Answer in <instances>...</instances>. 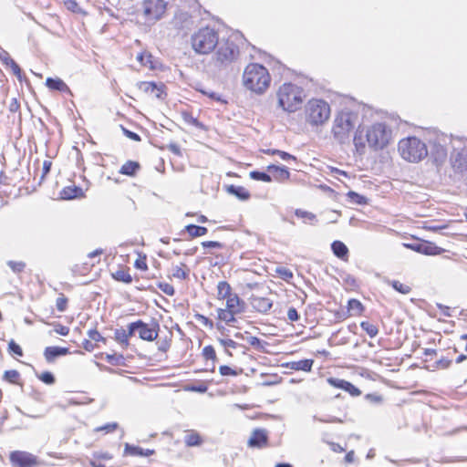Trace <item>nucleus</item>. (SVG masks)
<instances>
[{
    "label": "nucleus",
    "mask_w": 467,
    "mask_h": 467,
    "mask_svg": "<svg viewBox=\"0 0 467 467\" xmlns=\"http://www.w3.org/2000/svg\"><path fill=\"white\" fill-rule=\"evenodd\" d=\"M331 107L323 99L312 98L305 105L303 117L305 122L311 127H319L326 124L330 119Z\"/></svg>",
    "instance_id": "0eeeda50"
},
{
    "label": "nucleus",
    "mask_w": 467,
    "mask_h": 467,
    "mask_svg": "<svg viewBox=\"0 0 467 467\" xmlns=\"http://www.w3.org/2000/svg\"><path fill=\"white\" fill-rule=\"evenodd\" d=\"M134 267L140 271L146 272L148 267L147 255L143 253H138V257L134 262Z\"/></svg>",
    "instance_id": "09e8293b"
},
{
    "label": "nucleus",
    "mask_w": 467,
    "mask_h": 467,
    "mask_svg": "<svg viewBox=\"0 0 467 467\" xmlns=\"http://www.w3.org/2000/svg\"><path fill=\"white\" fill-rule=\"evenodd\" d=\"M139 89L149 98L161 99L166 95L165 85L155 83L153 81H141L139 84Z\"/></svg>",
    "instance_id": "a211bd4d"
},
{
    "label": "nucleus",
    "mask_w": 467,
    "mask_h": 467,
    "mask_svg": "<svg viewBox=\"0 0 467 467\" xmlns=\"http://www.w3.org/2000/svg\"><path fill=\"white\" fill-rule=\"evenodd\" d=\"M277 105L282 110L294 113L302 108L306 97L305 89L293 82H284L275 92Z\"/></svg>",
    "instance_id": "20e7f679"
},
{
    "label": "nucleus",
    "mask_w": 467,
    "mask_h": 467,
    "mask_svg": "<svg viewBox=\"0 0 467 467\" xmlns=\"http://www.w3.org/2000/svg\"><path fill=\"white\" fill-rule=\"evenodd\" d=\"M242 38L237 34H231L219 38L218 45L213 52V62L220 69H224L236 63L241 57Z\"/></svg>",
    "instance_id": "f03ea898"
},
{
    "label": "nucleus",
    "mask_w": 467,
    "mask_h": 467,
    "mask_svg": "<svg viewBox=\"0 0 467 467\" xmlns=\"http://www.w3.org/2000/svg\"><path fill=\"white\" fill-rule=\"evenodd\" d=\"M246 445L252 449H264L269 446V431L265 428H255L252 431Z\"/></svg>",
    "instance_id": "dca6fc26"
},
{
    "label": "nucleus",
    "mask_w": 467,
    "mask_h": 467,
    "mask_svg": "<svg viewBox=\"0 0 467 467\" xmlns=\"http://www.w3.org/2000/svg\"><path fill=\"white\" fill-rule=\"evenodd\" d=\"M250 304L253 309L260 314H267L273 307V300L266 296L252 295Z\"/></svg>",
    "instance_id": "6ab92c4d"
},
{
    "label": "nucleus",
    "mask_w": 467,
    "mask_h": 467,
    "mask_svg": "<svg viewBox=\"0 0 467 467\" xmlns=\"http://www.w3.org/2000/svg\"><path fill=\"white\" fill-rule=\"evenodd\" d=\"M193 317L195 320L198 321L205 328L209 330H213L214 327L216 328V321L214 322L210 317L200 313H195Z\"/></svg>",
    "instance_id": "a19ab883"
},
{
    "label": "nucleus",
    "mask_w": 467,
    "mask_h": 467,
    "mask_svg": "<svg viewBox=\"0 0 467 467\" xmlns=\"http://www.w3.org/2000/svg\"><path fill=\"white\" fill-rule=\"evenodd\" d=\"M360 327L370 338L376 337L379 334L378 326L370 321H362Z\"/></svg>",
    "instance_id": "79ce46f5"
},
{
    "label": "nucleus",
    "mask_w": 467,
    "mask_h": 467,
    "mask_svg": "<svg viewBox=\"0 0 467 467\" xmlns=\"http://www.w3.org/2000/svg\"><path fill=\"white\" fill-rule=\"evenodd\" d=\"M437 357H438V353L435 349H430V348L425 349L423 352V358H422V361L424 363V368L426 369H428V366L431 363H435V358H437Z\"/></svg>",
    "instance_id": "de8ad7c7"
},
{
    "label": "nucleus",
    "mask_w": 467,
    "mask_h": 467,
    "mask_svg": "<svg viewBox=\"0 0 467 467\" xmlns=\"http://www.w3.org/2000/svg\"><path fill=\"white\" fill-rule=\"evenodd\" d=\"M219 31L213 26H202L191 36V46L199 55L212 54L219 41Z\"/></svg>",
    "instance_id": "423d86ee"
},
{
    "label": "nucleus",
    "mask_w": 467,
    "mask_h": 467,
    "mask_svg": "<svg viewBox=\"0 0 467 467\" xmlns=\"http://www.w3.org/2000/svg\"><path fill=\"white\" fill-rule=\"evenodd\" d=\"M429 143L434 161H443L447 157L449 146L452 143V138L444 133H435Z\"/></svg>",
    "instance_id": "f8f14e48"
},
{
    "label": "nucleus",
    "mask_w": 467,
    "mask_h": 467,
    "mask_svg": "<svg viewBox=\"0 0 467 467\" xmlns=\"http://www.w3.org/2000/svg\"><path fill=\"white\" fill-rule=\"evenodd\" d=\"M45 84L47 88L52 91H59L69 95L72 94L69 87L59 78H47Z\"/></svg>",
    "instance_id": "bb28decb"
},
{
    "label": "nucleus",
    "mask_w": 467,
    "mask_h": 467,
    "mask_svg": "<svg viewBox=\"0 0 467 467\" xmlns=\"http://www.w3.org/2000/svg\"><path fill=\"white\" fill-rule=\"evenodd\" d=\"M333 254L341 260L348 261V248L341 241H334L331 244Z\"/></svg>",
    "instance_id": "72a5a7b5"
},
{
    "label": "nucleus",
    "mask_w": 467,
    "mask_h": 467,
    "mask_svg": "<svg viewBox=\"0 0 467 467\" xmlns=\"http://www.w3.org/2000/svg\"><path fill=\"white\" fill-rule=\"evenodd\" d=\"M219 373L223 377H236L242 373V369L234 368L227 365H222L219 367Z\"/></svg>",
    "instance_id": "5fc2aeb1"
},
{
    "label": "nucleus",
    "mask_w": 467,
    "mask_h": 467,
    "mask_svg": "<svg viewBox=\"0 0 467 467\" xmlns=\"http://www.w3.org/2000/svg\"><path fill=\"white\" fill-rule=\"evenodd\" d=\"M37 378L47 385H52L55 383V377L54 375L49 371L42 372L40 375L37 376Z\"/></svg>",
    "instance_id": "0e129e2a"
},
{
    "label": "nucleus",
    "mask_w": 467,
    "mask_h": 467,
    "mask_svg": "<svg viewBox=\"0 0 467 467\" xmlns=\"http://www.w3.org/2000/svg\"><path fill=\"white\" fill-rule=\"evenodd\" d=\"M403 245L414 252L425 255H440L444 253V249L437 246L434 243L426 240L417 239L414 243L403 244Z\"/></svg>",
    "instance_id": "4468645a"
},
{
    "label": "nucleus",
    "mask_w": 467,
    "mask_h": 467,
    "mask_svg": "<svg viewBox=\"0 0 467 467\" xmlns=\"http://www.w3.org/2000/svg\"><path fill=\"white\" fill-rule=\"evenodd\" d=\"M202 356L204 360H211L213 363H215L217 360V355L215 348L212 345L205 346L202 350Z\"/></svg>",
    "instance_id": "49530a36"
},
{
    "label": "nucleus",
    "mask_w": 467,
    "mask_h": 467,
    "mask_svg": "<svg viewBox=\"0 0 467 467\" xmlns=\"http://www.w3.org/2000/svg\"><path fill=\"white\" fill-rule=\"evenodd\" d=\"M246 309L245 301L235 294L229 300L224 302V307H218L216 309V329L224 333V326H231L237 321V316L244 313Z\"/></svg>",
    "instance_id": "39448f33"
},
{
    "label": "nucleus",
    "mask_w": 467,
    "mask_h": 467,
    "mask_svg": "<svg viewBox=\"0 0 467 467\" xmlns=\"http://www.w3.org/2000/svg\"><path fill=\"white\" fill-rule=\"evenodd\" d=\"M111 276L114 280L124 284H130L133 281L130 275V269L127 265L119 266L116 272L111 274Z\"/></svg>",
    "instance_id": "2f4dec72"
},
{
    "label": "nucleus",
    "mask_w": 467,
    "mask_h": 467,
    "mask_svg": "<svg viewBox=\"0 0 467 467\" xmlns=\"http://www.w3.org/2000/svg\"><path fill=\"white\" fill-rule=\"evenodd\" d=\"M263 152L267 155L279 156L284 161H289V160L296 161V158L294 155H292L286 151L280 150L267 149V150H264Z\"/></svg>",
    "instance_id": "a18cd8bd"
},
{
    "label": "nucleus",
    "mask_w": 467,
    "mask_h": 467,
    "mask_svg": "<svg viewBox=\"0 0 467 467\" xmlns=\"http://www.w3.org/2000/svg\"><path fill=\"white\" fill-rule=\"evenodd\" d=\"M69 348H61V347H47L44 350V357L47 362L52 363L55 361V359L61 356H66L69 354Z\"/></svg>",
    "instance_id": "cd10ccee"
},
{
    "label": "nucleus",
    "mask_w": 467,
    "mask_h": 467,
    "mask_svg": "<svg viewBox=\"0 0 467 467\" xmlns=\"http://www.w3.org/2000/svg\"><path fill=\"white\" fill-rule=\"evenodd\" d=\"M4 63L6 67H9L12 73L17 77L18 79L22 78V69L20 66L11 57H6L4 60Z\"/></svg>",
    "instance_id": "c03bdc74"
},
{
    "label": "nucleus",
    "mask_w": 467,
    "mask_h": 467,
    "mask_svg": "<svg viewBox=\"0 0 467 467\" xmlns=\"http://www.w3.org/2000/svg\"><path fill=\"white\" fill-rule=\"evenodd\" d=\"M7 265L15 273H21L26 268V264L21 261H9Z\"/></svg>",
    "instance_id": "338daca9"
},
{
    "label": "nucleus",
    "mask_w": 467,
    "mask_h": 467,
    "mask_svg": "<svg viewBox=\"0 0 467 467\" xmlns=\"http://www.w3.org/2000/svg\"><path fill=\"white\" fill-rule=\"evenodd\" d=\"M119 428L118 422H108L102 426H99L94 429V432L102 433L103 435H107L109 433L115 432Z\"/></svg>",
    "instance_id": "37998d69"
},
{
    "label": "nucleus",
    "mask_w": 467,
    "mask_h": 467,
    "mask_svg": "<svg viewBox=\"0 0 467 467\" xmlns=\"http://www.w3.org/2000/svg\"><path fill=\"white\" fill-rule=\"evenodd\" d=\"M157 287L165 295L172 296L175 294L174 287L167 282H159Z\"/></svg>",
    "instance_id": "680f3d73"
},
{
    "label": "nucleus",
    "mask_w": 467,
    "mask_h": 467,
    "mask_svg": "<svg viewBox=\"0 0 467 467\" xmlns=\"http://www.w3.org/2000/svg\"><path fill=\"white\" fill-rule=\"evenodd\" d=\"M451 364V360L444 357H437L435 363H431L428 366V370L435 371L441 369H446Z\"/></svg>",
    "instance_id": "4c0bfd02"
},
{
    "label": "nucleus",
    "mask_w": 467,
    "mask_h": 467,
    "mask_svg": "<svg viewBox=\"0 0 467 467\" xmlns=\"http://www.w3.org/2000/svg\"><path fill=\"white\" fill-rule=\"evenodd\" d=\"M59 195L62 200H72L85 196L83 190L76 185H68L64 187L60 191Z\"/></svg>",
    "instance_id": "c85d7f7f"
},
{
    "label": "nucleus",
    "mask_w": 467,
    "mask_h": 467,
    "mask_svg": "<svg viewBox=\"0 0 467 467\" xmlns=\"http://www.w3.org/2000/svg\"><path fill=\"white\" fill-rule=\"evenodd\" d=\"M168 8L165 0H142L141 12L146 21L155 23L161 19Z\"/></svg>",
    "instance_id": "9b49d317"
},
{
    "label": "nucleus",
    "mask_w": 467,
    "mask_h": 467,
    "mask_svg": "<svg viewBox=\"0 0 467 467\" xmlns=\"http://www.w3.org/2000/svg\"><path fill=\"white\" fill-rule=\"evenodd\" d=\"M249 176L251 179L255 180V181H261L264 182H272L271 175L266 172H264V171H253L249 173Z\"/></svg>",
    "instance_id": "6e6d98bb"
},
{
    "label": "nucleus",
    "mask_w": 467,
    "mask_h": 467,
    "mask_svg": "<svg viewBox=\"0 0 467 467\" xmlns=\"http://www.w3.org/2000/svg\"><path fill=\"white\" fill-rule=\"evenodd\" d=\"M171 342H172V333L169 332L167 336L161 337L157 341L158 350H160L162 353H167L171 347Z\"/></svg>",
    "instance_id": "ea45409f"
},
{
    "label": "nucleus",
    "mask_w": 467,
    "mask_h": 467,
    "mask_svg": "<svg viewBox=\"0 0 467 467\" xmlns=\"http://www.w3.org/2000/svg\"><path fill=\"white\" fill-rule=\"evenodd\" d=\"M172 23L177 29H190L194 25V16L190 10L180 8L175 13Z\"/></svg>",
    "instance_id": "f3484780"
},
{
    "label": "nucleus",
    "mask_w": 467,
    "mask_h": 467,
    "mask_svg": "<svg viewBox=\"0 0 467 467\" xmlns=\"http://www.w3.org/2000/svg\"><path fill=\"white\" fill-rule=\"evenodd\" d=\"M9 461L15 467H34L40 464L37 456L26 451H13L10 452Z\"/></svg>",
    "instance_id": "2eb2a0df"
},
{
    "label": "nucleus",
    "mask_w": 467,
    "mask_h": 467,
    "mask_svg": "<svg viewBox=\"0 0 467 467\" xmlns=\"http://www.w3.org/2000/svg\"><path fill=\"white\" fill-rule=\"evenodd\" d=\"M134 336L132 324L128 325V329L122 327L114 331V340L121 347L122 349H128L130 347V339Z\"/></svg>",
    "instance_id": "412c9836"
},
{
    "label": "nucleus",
    "mask_w": 467,
    "mask_h": 467,
    "mask_svg": "<svg viewBox=\"0 0 467 467\" xmlns=\"http://www.w3.org/2000/svg\"><path fill=\"white\" fill-rule=\"evenodd\" d=\"M88 336L89 339L97 345L99 342H102L103 344L107 342V339L97 329L88 330Z\"/></svg>",
    "instance_id": "bf43d9fd"
},
{
    "label": "nucleus",
    "mask_w": 467,
    "mask_h": 467,
    "mask_svg": "<svg viewBox=\"0 0 467 467\" xmlns=\"http://www.w3.org/2000/svg\"><path fill=\"white\" fill-rule=\"evenodd\" d=\"M185 231L190 235L191 238H196L205 235L208 232V229L204 226L188 224L185 226Z\"/></svg>",
    "instance_id": "58836bf2"
},
{
    "label": "nucleus",
    "mask_w": 467,
    "mask_h": 467,
    "mask_svg": "<svg viewBox=\"0 0 467 467\" xmlns=\"http://www.w3.org/2000/svg\"><path fill=\"white\" fill-rule=\"evenodd\" d=\"M226 192L234 195L241 201H247L251 197L249 191L243 186H236L232 184L226 187Z\"/></svg>",
    "instance_id": "f704fd0d"
},
{
    "label": "nucleus",
    "mask_w": 467,
    "mask_h": 467,
    "mask_svg": "<svg viewBox=\"0 0 467 467\" xmlns=\"http://www.w3.org/2000/svg\"><path fill=\"white\" fill-rule=\"evenodd\" d=\"M266 171L270 173L272 181L277 182H285L290 180V171L285 166H278L275 164L268 165Z\"/></svg>",
    "instance_id": "5701e85b"
},
{
    "label": "nucleus",
    "mask_w": 467,
    "mask_h": 467,
    "mask_svg": "<svg viewBox=\"0 0 467 467\" xmlns=\"http://www.w3.org/2000/svg\"><path fill=\"white\" fill-rule=\"evenodd\" d=\"M141 169V165L137 161H127L119 168V172L129 177H135Z\"/></svg>",
    "instance_id": "c756f323"
},
{
    "label": "nucleus",
    "mask_w": 467,
    "mask_h": 467,
    "mask_svg": "<svg viewBox=\"0 0 467 467\" xmlns=\"http://www.w3.org/2000/svg\"><path fill=\"white\" fill-rule=\"evenodd\" d=\"M398 150L402 159L413 163L421 161L429 154L427 144L416 136L401 139L398 143Z\"/></svg>",
    "instance_id": "1a4fd4ad"
},
{
    "label": "nucleus",
    "mask_w": 467,
    "mask_h": 467,
    "mask_svg": "<svg viewBox=\"0 0 467 467\" xmlns=\"http://www.w3.org/2000/svg\"><path fill=\"white\" fill-rule=\"evenodd\" d=\"M154 453L153 450L142 449L140 446L127 443L124 448V454L130 457H148Z\"/></svg>",
    "instance_id": "7c9ffc66"
},
{
    "label": "nucleus",
    "mask_w": 467,
    "mask_h": 467,
    "mask_svg": "<svg viewBox=\"0 0 467 467\" xmlns=\"http://www.w3.org/2000/svg\"><path fill=\"white\" fill-rule=\"evenodd\" d=\"M68 306V298L65 294L59 293L56 299V307L59 312H65Z\"/></svg>",
    "instance_id": "4d7b16f0"
},
{
    "label": "nucleus",
    "mask_w": 467,
    "mask_h": 467,
    "mask_svg": "<svg viewBox=\"0 0 467 467\" xmlns=\"http://www.w3.org/2000/svg\"><path fill=\"white\" fill-rule=\"evenodd\" d=\"M295 214L296 217L303 219L304 222H313L316 220V215L314 213L305 210L296 209L295 211Z\"/></svg>",
    "instance_id": "052dcab7"
},
{
    "label": "nucleus",
    "mask_w": 467,
    "mask_h": 467,
    "mask_svg": "<svg viewBox=\"0 0 467 467\" xmlns=\"http://www.w3.org/2000/svg\"><path fill=\"white\" fill-rule=\"evenodd\" d=\"M105 360L112 365V366H119L123 363L124 357L121 354H105Z\"/></svg>",
    "instance_id": "13d9d810"
},
{
    "label": "nucleus",
    "mask_w": 467,
    "mask_h": 467,
    "mask_svg": "<svg viewBox=\"0 0 467 467\" xmlns=\"http://www.w3.org/2000/svg\"><path fill=\"white\" fill-rule=\"evenodd\" d=\"M391 140V129L384 122H375L369 126L359 127L353 141L357 151L363 153L367 145L374 150H379L387 147Z\"/></svg>",
    "instance_id": "f257e3e1"
},
{
    "label": "nucleus",
    "mask_w": 467,
    "mask_h": 467,
    "mask_svg": "<svg viewBox=\"0 0 467 467\" xmlns=\"http://www.w3.org/2000/svg\"><path fill=\"white\" fill-rule=\"evenodd\" d=\"M313 359H302L293 363V368L296 370L310 371L313 366Z\"/></svg>",
    "instance_id": "864d4df0"
},
{
    "label": "nucleus",
    "mask_w": 467,
    "mask_h": 467,
    "mask_svg": "<svg viewBox=\"0 0 467 467\" xmlns=\"http://www.w3.org/2000/svg\"><path fill=\"white\" fill-rule=\"evenodd\" d=\"M105 251L102 248H98L88 254L87 257L79 263L73 265L71 271L74 276L84 277L88 275L94 266L101 263V256Z\"/></svg>",
    "instance_id": "9d476101"
},
{
    "label": "nucleus",
    "mask_w": 467,
    "mask_h": 467,
    "mask_svg": "<svg viewBox=\"0 0 467 467\" xmlns=\"http://www.w3.org/2000/svg\"><path fill=\"white\" fill-rule=\"evenodd\" d=\"M327 383L337 389L347 391L352 397H358L361 395L360 389L354 386L351 382L341 379L328 378Z\"/></svg>",
    "instance_id": "4be33fe9"
},
{
    "label": "nucleus",
    "mask_w": 467,
    "mask_h": 467,
    "mask_svg": "<svg viewBox=\"0 0 467 467\" xmlns=\"http://www.w3.org/2000/svg\"><path fill=\"white\" fill-rule=\"evenodd\" d=\"M364 312V305L358 299L351 298L348 301L347 311L344 314V318L358 317L363 316Z\"/></svg>",
    "instance_id": "393cba45"
},
{
    "label": "nucleus",
    "mask_w": 467,
    "mask_h": 467,
    "mask_svg": "<svg viewBox=\"0 0 467 467\" xmlns=\"http://www.w3.org/2000/svg\"><path fill=\"white\" fill-rule=\"evenodd\" d=\"M3 380L9 384L16 385V386H20V387H23V385H24L23 379L21 378V374L16 369L5 370L3 374Z\"/></svg>",
    "instance_id": "473e14b6"
},
{
    "label": "nucleus",
    "mask_w": 467,
    "mask_h": 467,
    "mask_svg": "<svg viewBox=\"0 0 467 467\" xmlns=\"http://www.w3.org/2000/svg\"><path fill=\"white\" fill-rule=\"evenodd\" d=\"M275 273L278 277H280L281 279L287 283H289L294 277L293 272L289 268L284 266L276 267Z\"/></svg>",
    "instance_id": "603ef678"
},
{
    "label": "nucleus",
    "mask_w": 467,
    "mask_h": 467,
    "mask_svg": "<svg viewBox=\"0 0 467 467\" xmlns=\"http://www.w3.org/2000/svg\"><path fill=\"white\" fill-rule=\"evenodd\" d=\"M271 80L267 67L256 62L247 64L242 76L244 87L258 95L264 94L269 88Z\"/></svg>",
    "instance_id": "7ed1b4c3"
},
{
    "label": "nucleus",
    "mask_w": 467,
    "mask_h": 467,
    "mask_svg": "<svg viewBox=\"0 0 467 467\" xmlns=\"http://www.w3.org/2000/svg\"><path fill=\"white\" fill-rule=\"evenodd\" d=\"M451 163L454 171L462 172L467 171V148L463 147L451 153Z\"/></svg>",
    "instance_id": "aec40b11"
},
{
    "label": "nucleus",
    "mask_w": 467,
    "mask_h": 467,
    "mask_svg": "<svg viewBox=\"0 0 467 467\" xmlns=\"http://www.w3.org/2000/svg\"><path fill=\"white\" fill-rule=\"evenodd\" d=\"M218 342L223 347L224 350L235 349L238 346L237 342L231 338H218Z\"/></svg>",
    "instance_id": "e2e57ef3"
},
{
    "label": "nucleus",
    "mask_w": 467,
    "mask_h": 467,
    "mask_svg": "<svg viewBox=\"0 0 467 467\" xmlns=\"http://www.w3.org/2000/svg\"><path fill=\"white\" fill-rule=\"evenodd\" d=\"M64 5L68 10L74 13H78L80 10L79 5L76 0H64Z\"/></svg>",
    "instance_id": "774afa93"
},
{
    "label": "nucleus",
    "mask_w": 467,
    "mask_h": 467,
    "mask_svg": "<svg viewBox=\"0 0 467 467\" xmlns=\"http://www.w3.org/2000/svg\"><path fill=\"white\" fill-rule=\"evenodd\" d=\"M52 164L53 163L50 160H45L43 161L39 182H42L45 180V178L47 177V175L49 173Z\"/></svg>",
    "instance_id": "69168bd1"
},
{
    "label": "nucleus",
    "mask_w": 467,
    "mask_h": 467,
    "mask_svg": "<svg viewBox=\"0 0 467 467\" xmlns=\"http://www.w3.org/2000/svg\"><path fill=\"white\" fill-rule=\"evenodd\" d=\"M358 122V113L345 109L338 111L334 119L331 133L336 140L340 143L348 140Z\"/></svg>",
    "instance_id": "6e6552de"
},
{
    "label": "nucleus",
    "mask_w": 467,
    "mask_h": 467,
    "mask_svg": "<svg viewBox=\"0 0 467 467\" xmlns=\"http://www.w3.org/2000/svg\"><path fill=\"white\" fill-rule=\"evenodd\" d=\"M133 333H138L139 337L144 341H154L158 338L160 332V325L157 321H153L150 324L145 323L139 319L131 322Z\"/></svg>",
    "instance_id": "ddd939ff"
},
{
    "label": "nucleus",
    "mask_w": 467,
    "mask_h": 467,
    "mask_svg": "<svg viewBox=\"0 0 467 467\" xmlns=\"http://www.w3.org/2000/svg\"><path fill=\"white\" fill-rule=\"evenodd\" d=\"M190 269L186 264L181 263L172 268L171 277L179 280H186L189 277Z\"/></svg>",
    "instance_id": "e433bc0d"
},
{
    "label": "nucleus",
    "mask_w": 467,
    "mask_h": 467,
    "mask_svg": "<svg viewBox=\"0 0 467 467\" xmlns=\"http://www.w3.org/2000/svg\"><path fill=\"white\" fill-rule=\"evenodd\" d=\"M181 116L185 124L200 130H206V127L193 116L192 111L183 110L181 112Z\"/></svg>",
    "instance_id": "c9c22d12"
},
{
    "label": "nucleus",
    "mask_w": 467,
    "mask_h": 467,
    "mask_svg": "<svg viewBox=\"0 0 467 467\" xmlns=\"http://www.w3.org/2000/svg\"><path fill=\"white\" fill-rule=\"evenodd\" d=\"M7 351L14 358L22 357L24 355L22 348L13 339L8 342Z\"/></svg>",
    "instance_id": "8fccbe9b"
},
{
    "label": "nucleus",
    "mask_w": 467,
    "mask_h": 467,
    "mask_svg": "<svg viewBox=\"0 0 467 467\" xmlns=\"http://www.w3.org/2000/svg\"><path fill=\"white\" fill-rule=\"evenodd\" d=\"M184 443L187 447H199L204 442L202 434L193 429L184 431Z\"/></svg>",
    "instance_id": "a878e982"
},
{
    "label": "nucleus",
    "mask_w": 467,
    "mask_h": 467,
    "mask_svg": "<svg viewBox=\"0 0 467 467\" xmlns=\"http://www.w3.org/2000/svg\"><path fill=\"white\" fill-rule=\"evenodd\" d=\"M391 286L402 295H408L411 292V286L407 283H402L399 280H393Z\"/></svg>",
    "instance_id": "3c124183"
},
{
    "label": "nucleus",
    "mask_w": 467,
    "mask_h": 467,
    "mask_svg": "<svg viewBox=\"0 0 467 467\" xmlns=\"http://www.w3.org/2000/svg\"><path fill=\"white\" fill-rule=\"evenodd\" d=\"M236 292H234V288L230 285L229 282L225 280L219 281L216 285V293L215 297L217 300L225 302L229 300L232 296H234Z\"/></svg>",
    "instance_id": "b1692460"
}]
</instances>
